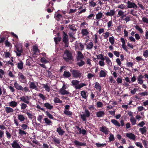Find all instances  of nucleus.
I'll list each match as a JSON object with an SVG mask.
<instances>
[{"label":"nucleus","instance_id":"1","mask_svg":"<svg viewBox=\"0 0 148 148\" xmlns=\"http://www.w3.org/2000/svg\"><path fill=\"white\" fill-rule=\"evenodd\" d=\"M71 84L73 86H75L76 90L80 89L86 86V84L83 83H81L79 84V81L76 80H72Z\"/></svg>","mask_w":148,"mask_h":148},{"label":"nucleus","instance_id":"2","mask_svg":"<svg viewBox=\"0 0 148 148\" xmlns=\"http://www.w3.org/2000/svg\"><path fill=\"white\" fill-rule=\"evenodd\" d=\"M63 58L66 61L73 60V57L71 53L68 50H65L63 55Z\"/></svg>","mask_w":148,"mask_h":148},{"label":"nucleus","instance_id":"3","mask_svg":"<svg viewBox=\"0 0 148 148\" xmlns=\"http://www.w3.org/2000/svg\"><path fill=\"white\" fill-rule=\"evenodd\" d=\"M66 85L64 84H63L62 88L58 91L59 93L63 95H71V94L68 91L66 90Z\"/></svg>","mask_w":148,"mask_h":148},{"label":"nucleus","instance_id":"4","mask_svg":"<svg viewBox=\"0 0 148 148\" xmlns=\"http://www.w3.org/2000/svg\"><path fill=\"white\" fill-rule=\"evenodd\" d=\"M32 98L31 96H23L20 98L21 101L24 102L27 104L31 103H29V100Z\"/></svg>","mask_w":148,"mask_h":148},{"label":"nucleus","instance_id":"5","mask_svg":"<svg viewBox=\"0 0 148 148\" xmlns=\"http://www.w3.org/2000/svg\"><path fill=\"white\" fill-rule=\"evenodd\" d=\"M19 80L21 83L27 84V81L26 77L22 73L19 74L18 75Z\"/></svg>","mask_w":148,"mask_h":148},{"label":"nucleus","instance_id":"6","mask_svg":"<svg viewBox=\"0 0 148 148\" xmlns=\"http://www.w3.org/2000/svg\"><path fill=\"white\" fill-rule=\"evenodd\" d=\"M72 74L73 77L75 78H80L82 76V73L79 71L77 70H73L72 72Z\"/></svg>","mask_w":148,"mask_h":148},{"label":"nucleus","instance_id":"7","mask_svg":"<svg viewBox=\"0 0 148 148\" xmlns=\"http://www.w3.org/2000/svg\"><path fill=\"white\" fill-rule=\"evenodd\" d=\"M127 7L129 8H133L134 9H137L138 7L137 5L134 3L131 2L130 1H128L127 2Z\"/></svg>","mask_w":148,"mask_h":148},{"label":"nucleus","instance_id":"8","mask_svg":"<svg viewBox=\"0 0 148 148\" xmlns=\"http://www.w3.org/2000/svg\"><path fill=\"white\" fill-rule=\"evenodd\" d=\"M63 41L65 45V47H68V46L69 39L67 35L63 32Z\"/></svg>","mask_w":148,"mask_h":148},{"label":"nucleus","instance_id":"9","mask_svg":"<svg viewBox=\"0 0 148 148\" xmlns=\"http://www.w3.org/2000/svg\"><path fill=\"white\" fill-rule=\"evenodd\" d=\"M73 142L74 143L76 147H79L80 146H84L86 145V144L84 143H82L77 140H75Z\"/></svg>","mask_w":148,"mask_h":148},{"label":"nucleus","instance_id":"10","mask_svg":"<svg viewBox=\"0 0 148 148\" xmlns=\"http://www.w3.org/2000/svg\"><path fill=\"white\" fill-rule=\"evenodd\" d=\"M115 11L114 10H110L109 11L106 12L105 14L107 16H112L115 15Z\"/></svg>","mask_w":148,"mask_h":148},{"label":"nucleus","instance_id":"11","mask_svg":"<svg viewBox=\"0 0 148 148\" xmlns=\"http://www.w3.org/2000/svg\"><path fill=\"white\" fill-rule=\"evenodd\" d=\"M81 33L83 36H85L86 38H87V39L88 40L89 37L88 35L89 32L87 29H82V30Z\"/></svg>","mask_w":148,"mask_h":148},{"label":"nucleus","instance_id":"12","mask_svg":"<svg viewBox=\"0 0 148 148\" xmlns=\"http://www.w3.org/2000/svg\"><path fill=\"white\" fill-rule=\"evenodd\" d=\"M100 131L103 132L106 134H108L109 133V130L106 127L103 126L100 128Z\"/></svg>","mask_w":148,"mask_h":148},{"label":"nucleus","instance_id":"13","mask_svg":"<svg viewBox=\"0 0 148 148\" xmlns=\"http://www.w3.org/2000/svg\"><path fill=\"white\" fill-rule=\"evenodd\" d=\"M75 47L76 50H82L84 48V46L81 43H76Z\"/></svg>","mask_w":148,"mask_h":148},{"label":"nucleus","instance_id":"14","mask_svg":"<svg viewBox=\"0 0 148 148\" xmlns=\"http://www.w3.org/2000/svg\"><path fill=\"white\" fill-rule=\"evenodd\" d=\"M103 14L101 12H99L96 15V18L97 20H98L97 23V25L99 24V21L102 18Z\"/></svg>","mask_w":148,"mask_h":148},{"label":"nucleus","instance_id":"15","mask_svg":"<svg viewBox=\"0 0 148 148\" xmlns=\"http://www.w3.org/2000/svg\"><path fill=\"white\" fill-rule=\"evenodd\" d=\"M29 88L32 89H34L37 90H38L37 86L33 82H30L29 84Z\"/></svg>","mask_w":148,"mask_h":148},{"label":"nucleus","instance_id":"16","mask_svg":"<svg viewBox=\"0 0 148 148\" xmlns=\"http://www.w3.org/2000/svg\"><path fill=\"white\" fill-rule=\"evenodd\" d=\"M126 136L131 140H134L136 138V136L132 133H127L126 134Z\"/></svg>","mask_w":148,"mask_h":148},{"label":"nucleus","instance_id":"17","mask_svg":"<svg viewBox=\"0 0 148 148\" xmlns=\"http://www.w3.org/2000/svg\"><path fill=\"white\" fill-rule=\"evenodd\" d=\"M41 62L44 63H47L51 62V60L47 58H45V57H42L40 60Z\"/></svg>","mask_w":148,"mask_h":148},{"label":"nucleus","instance_id":"18","mask_svg":"<svg viewBox=\"0 0 148 148\" xmlns=\"http://www.w3.org/2000/svg\"><path fill=\"white\" fill-rule=\"evenodd\" d=\"M45 124L46 125H52V123L51 121L48 118L46 117L44 119Z\"/></svg>","mask_w":148,"mask_h":148},{"label":"nucleus","instance_id":"19","mask_svg":"<svg viewBox=\"0 0 148 148\" xmlns=\"http://www.w3.org/2000/svg\"><path fill=\"white\" fill-rule=\"evenodd\" d=\"M77 60H82L84 58V56L80 51H77Z\"/></svg>","mask_w":148,"mask_h":148},{"label":"nucleus","instance_id":"20","mask_svg":"<svg viewBox=\"0 0 148 148\" xmlns=\"http://www.w3.org/2000/svg\"><path fill=\"white\" fill-rule=\"evenodd\" d=\"M11 145L13 148H21L16 140L14 141Z\"/></svg>","mask_w":148,"mask_h":148},{"label":"nucleus","instance_id":"21","mask_svg":"<svg viewBox=\"0 0 148 148\" xmlns=\"http://www.w3.org/2000/svg\"><path fill=\"white\" fill-rule=\"evenodd\" d=\"M139 130L142 134H145L147 131V127L146 126H144L139 128Z\"/></svg>","mask_w":148,"mask_h":148},{"label":"nucleus","instance_id":"22","mask_svg":"<svg viewBox=\"0 0 148 148\" xmlns=\"http://www.w3.org/2000/svg\"><path fill=\"white\" fill-rule=\"evenodd\" d=\"M14 86L15 88L18 90H23V88L21 85H18L16 82H14Z\"/></svg>","mask_w":148,"mask_h":148},{"label":"nucleus","instance_id":"23","mask_svg":"<svg viewBox=\"0 0 148 148\" xmlns=\"http://www.w3.org/2000/svg\"><path fill=\"white\" fill-rule=\"evenodd\" d=\"M107 74V72L104 70H101L99 73V76L100 77H105Z\"/></svg>","mask_w":148,"mask_h":148},{"label":"nucleus","instance_id":"24","mask_svg":"<svg viewBox=\"0 0 148 148\" xmlns=\"http://www.w3.org/2000/svg\"><path fill=\"white\" fill-rule=\"evenodd\" d=\"M17 51L20 53L19 54H17L18 56L20 55V54L22 52V46L21 45H16V46Z\"/></svg>","mask_w":148,"mask_h":148},{"label":"nucleus","instance_id":"25","mask_svg":"<svg viewBox=\"0 0 148 148\" xmlns=\"http://www.w3.org/2000/svg\"><path fill=\"white\" fill-rule=\"evenodd\" d=\"M33 49L34 54L37 55L39 53V50L37 46H33Z\"/></svg>","mask_w":148,"mask_h":148},{"label":"nucleus","instance_id":"26","mask_svg":"<svg viewBox=\"0 0 148 148\" xmlns=\"http://www.w3.org/2000/svg\"><path fill=\"white\" fill-rule=\"evenodd\" d=\"M105 60L108 66H112V62L110 58L107 57H105Z\"/></svg>","mask_w":148,"mask_h":148},{"label":"nucleus","instance_id":"27","mask_svg":"<svg viewBox=\"0 0 148 148\" xmlns=\"http://www.w3.org/2000/svg\"><path fill=\"white\" fill-rule=\"evenodd\" d=\"M44 106L47 109L49 110H51L52 109L53 107V106L50 104L49 103H45L44 104Z\"/></svg>","mask_w":148,"mask_h":148},{"label":"nucleus","instance_id":"28","mask_svg":"<svg viewBox=\"0 0 148 148\" xmlns=\"http://www.w3.org/2000/svg\"><path fill=\"white\" fill-rule=\"evenodd\" d=\"M57 132L60 135H62L64 133V131L61 129L60 127H58L57 129Z\"/></svg>","mask_w":148,"mask_h":148},{"label":"nucleus","instance_id":"29","mask_svg":"<svg viewBox=\"0 0 148 148\" xmlns=\"http://www.w3.org/2000/svg\"><path fill=\"white\" fill-rule=\"evenodd\" d=\"M81 94L83 98L86 99L88 97L87 92H86L84 90L82 91H81Z\"/></svg>","mask_w":148,"mask_h":148},{"label":"nucleus","instance_id":"30","mask_svg":"<svg viewBox=\"0 0 148 148\" xmlns=\"http://www.w3.org/2000/svg\"><path fill=\"white\" fill-rule=\"evenodd\" d=\"M43 88H45L46 91L48 92H50L51 89L47 84H42Z\"/></svg>","mask_w":148,"mask_h":148},{"label":"nucleus","instance_id":"31","mask_svg":"<svg viewBox=\"0 0 148 148\" xmlns=\"http://www.w3.org/2000/svg\"><path fill=\"white\" fill-rule=\"evenodd\" d=\"M95 87L97 90L100 91L101 90V86L99 85V83L97 82L95 83Z\"/></svg>","mask_w":148,"mask_h":148},{"label":"nucleus","instance_id":"32","mask_svg":"<svg viewBox=\"0 0 148 148\" xmlns=\"http://www.w3.org/2000/svg\"><path fill=\"white\" fill-rule=\"evenodd\" d=\"M104 114V112L103 111H99L96 113L97 116L98 117H101Z\"/></svg>","mask_w":148,"mask_h":148},{"label":"nucleus","instance_id":"33","mask_svg":"<svg viewBox=\"0 0 148 148\" xmlns=\"http://www.w3.org/2000/svg\"><path fill=\"white\" fill-rule=\"evenodd\" d=\"M77 60V64L80 67L82 66L85 64L83 60Z\"/></svg>","mask_w":148,"mask_h":148},{"label":"nucleus","instance_id":"34","mask_svg":"<svg viewBox=\"0 0 148 148\" xmlns=\"http://www.w3.org/2000/svg\"><path fill=\"white\" fill-rule=\"evenodd\" d=\"M109 41L112 45L114 44L115 42V38L114 36L110 37L109 38Z\"/></svg>","mask_w":148,"mask_h":148},{"label":"nucleus","instance_id":"35","mask_svg":"<svg viewBox=\"0 0 148 148\" xmlns=\"http://www.w3.org/2000/svg\"><path fill=\"white\" fill-rule=\"evenodd\" d=\"M130 121L131 122L133 125L136 124V121L135 119L133 117H131Z\"/></svg>","mask_w":148,"mask_h":148},{"label":"nucleus","instance_id":"36","mask_svg":"<svg viewBox=\"0 0 148 148\" xmlns=\"http://www.w3.org/2000/svg\"><path fill=\"white\" fill-rule=\"evenodd\" d=\"M71 74L68 71H64L63 74V76L65 78H68L71 76Z\"/></svg>","mask_w":148,"mask_h":148},{"label":"nucleus","instance_id":"37","mask_svg":"<svg viewBox=\"0 0 148 148\" xmlns=\"http://www.w3.org/2000/svg\"><path fill=\"white\" fill-rule=\"evenodd\" d=\"M111 122L113 124L116 126L119 127L120 126L119 123L115 119H112L111 120Z\"/></svg>","mask_w":148,"mask_h":148},{"label":"nucleus","instance_id":"38","mask_svg":"<svg viewBox=\"0 0 148 148\" xmlns=\"http://www.w3.org/2000/svg\"><path fill=\"white\" fill-rule=\"evenodd\" d=\"M63 112L64 114L67 116H71L72 114V112L66 110H64Z\"/></svg>","mask_w":148,"mask_h":148},{"label":"nucleus","instance_id":"39","mask_svg":"<svg viewBox=\"0 0 148 148\" xmlns=\"http://www.w3.org/2000/svg\"><path fill=\"white\" fill-rule=\"evenodd\" d=\"M93 46V43L92 42H90L87 44L86 46V49H90L92 48Z\"/></svg>","mask_w":148,"mask_h":148},{"label":"nucleus","instance_id":"40","mask_svg":"<svg viewBox=\"0 0 148 148\" xmlns=\"http://www.w3.org/2000/svg\"><path fill=\"white\" fill-rule=\"evenodd\" d=\"M105 57L104 56L101 54H99L97 56V58L100 59L101 60H104L105 59Z\"/></svg>","mask_w":148,"mask_h":148},{"label":"nucleus","instance_id":"41","mask_svg":"<svg viewBox=\"0 0 148 148\" xmlns=\"http://www.w3.org/2000/svg\"><path fill=\"white\" fill-rule=\"evenodd\" d=\"M53 101L55 103H62V101L58 97H55L53 99Z\"/></svg>","mask_w":148,"mask_h":148},{"label":"nucleus","instance_id":"42","mask_svg":"<svg viewBox=\"0 0 148 148\" xmlns=\"http://www.w3.org/2000/svg\"><path fill=\"white\" fill-rule=\"evenodd\" d=\"M17 66L18 69H22L23 68V63L20 61L19 63H18L17 64Z\"/></svg>","mask_w":148,"mask_h":148},{"label":"nucleus","instance_id":"43","mask_svg":"<svg viewBox=\"0 0 148 148\" xmlns=\"http://www.w3.org/2000/svg\"><path fill=\"white\" fill-rule=\"evenodd\" d=\"M134 27H135L136 29L138 30L140 33L141 34L143 33V29L141 28H140L138 26H135Z\"/></svg>","mask_w":148,"mask_h":148},{"label":"nucleus","instance_id":"44","mask_svg":"<svg viewBox=\"0 0 148 148\" xmlns=\"http://www.w3.org/2000/svg\"><path fill=\"white\" fill-rule=\"evenodd\" d=\"M18 119L21 122L24 121L25 118L24 116L21 114H20L18 116Z\"/></svg>","mask_w":148,"mask_h":148},{"label":"nucleus","instance_id":"45","mask_svg":"<svg viewBox=\"0 0 148 148\" xmlns=\"http://www.w3.org/2000/svg\"><path fill=\"white\" fill-rule=\"evenodd\" d=\"M47 116L50 119H53V117L51 114H50L48 111H46L45 112Z\"/></svg>","mask_w":148,"mask_h":148},{"label":"nucleus","instance_id":"46","mask_svg":"<svg viewBox=\"0 0 148 148\" xmlns=\"http://www.w3.org/2000/svg\"><path fill=\"white\" fill-rule=\"evenodd\" d=\"M124 14V13L122 10H119L118 12L117 17H119L122 16Z\"/></svg>","mask_w":148,"mask_h":148},{"label":"nucleus","instance_id":"47","mask_svg":"<svg viewBox=\"0 0 148 148\" xmlns=\"http://www.w3.org/2000/svg\"><path fill=\"white\" fill-rule=\"evenodd\" d=\"M110 33L109 32H106L104 33V38L106 39L110 36Z\"/></svg>","mask_w":148,"mask_h":148},{"label":"nucleus","instance_id":"48","mask_svg":"<svg viewBox=\"0 0 148 148\" xmlns=\"http://www.w3.org/2000/svg\"><path fill=\"white\" fill-rule=\"evenodd\" d=\"M18 132L19 134L21 135H25L26 134V133L25 131L20 129L18 130Z\"/></svg>","mask_w":148,"mask_h":148},{"label":"nucleus","instance_id":"49","mask_svg":"<svg viewBox=\"0 0 148 148\" xmlns=\"http://www.w3.org/2000/svg\"><path fill=\"white\" fill-rule=\"evenodd\" d=\"M109 139L110 142L113 141L114 139V138L113 135L111 134H110Z\"/></svg>","mask_w":148,"mask_h":148},{"label":"nucleus","instance_id":"50","mask_svg":"<svg viewBox=\"0 0 148 148\" xmlns=\"http://www.w3.org/2000/svg\"><path fill=\"white\" fill-rule=\"evenodd\" d=\"M95 145L98 147H103L106 146V143L100 144L98 143H95Z\"/></svg>","mask_w":148,"mask_h":148},{"label":"nucleus","instance_id":"51","mask_svg":"<svg viewBox=\"0 0 148 148\" xmlns=\"http://www.w3.org/2000/svg\"><path fill=\"white\" fill-rule=\"evenodd\" d=\"M97 107L99 108H102L103 107V103L101 101H98L97 103Z\"/></svg>","mask_w":148,"mask_h":148},{"label":"nucleus","instance_id":"52","mask_svg":"<svg viewBox=\"0 0 148 148\" xmlns=\"http://www.w3.org/2000/svg\"><path fill=\"white\" fill-rule=\"evenodd\" d=\"M118 8H119L121 9L122 10H124L126 8V6L123 4H121L119 5Z\"/></svg>","mask_w":148,"mask_h":148},{"label":"nucleus","instance_id":"53","mask_svg":"<svg viewBox=\"0 0 148 148\" xmlns=\"http://www.w3.org/2000/svg\"><path fill=\"white\" fill-rule=\"evenodd\" d=\"M17 105V102L14 101H12L10 102V106L12 107H14L16 106Z\"/></svg>","mask_w":148,"mask_h":148},{"label":"nucleus","instance_id":"54","mask_svg":"<svg viewBox=\"0 0 148 148\" xmlns=\"http://www.w3.org/2000/svg\"><path fill=\"white\" fill-rule=\"evenodd\" d=\"M139 95L142 96L148 95V92L145 91L139 93Z\"/></svg>","mask_w":148,"mask_h":148},{"label":"nucleus","instance_id":"55","mask_svg":"<svg viewBox=\"0 0 148 148\" xmlns=\"http://www.w3.org/2000/svg\"><path fill=\"white\" fill-rule=\"evenodd\" d=\"M96 5V3L93 1H90L89 2V5L90 6L94 7Z\"/></svg>","mask_w":148,"mask_h":148},{"label":"nucleus","instance_id":"56","mask_svg":"<svg viewBox=\"0 0 148 148\" xmlns=\"http://www.w3.org/2000/svg\"><path fill=\"white\" fill-rule=\"evenodd\" d=\"M81 118L84 121H85L86 120V118L87 117L86 115L84 114H81Z\"/></svg>","mask_w":148,"mask_h":148},{"label":"nucleus","instance_id":"57","mask_svg":"<svg viewBox=\"0 0 148 148\" xmlns=\"http://www.w3.org/2000/svg\"><path fill=\"white\" fill-rule=\"evenodd\" d=\"M135 144L137 147H139L140 148H143V146L142 143L140 142H138L135 143Z\"/></svg>","mask_w":148,"mask_h":148},{"label":"nucleus","instance_id":"58","mask_svg":"<svg viewBox=\"0 0 148 148\" xmlns=\"http://www.w3.org/2000/svg\"><path fill=\"white\" fill-rule=\"evenodd\" d=\"M113 26V23L112 20L109 21L107 23V26L108 28H110Z\"/></svg>","mask_w":148,"mask_h":148},{"label":"nucleus","instance_id":"59","mask_svg":"<svg viewBox=\"0 0 148 148\" xmlns=\"http://www.w3.org/2000/svg\"><path fill=\"white\" fill-rule=\"evenodd\" d=\"M38 96L43 100H44L46 99V97L42 94L39 93L38 95Z\"/></svg>","mask_w":148,"mask_h":148},{"label":"nucleus","instance_id":"60","mask_svg":"<svg viewBox=\"0 0 148 148\" xmlns=\"http://www.w3.org/2000/svg\"><path fill=\"white\" fill-rule=\"evenodd\" d=\"M84 114L86 115L87 117H89L90 116V112L87 109H86L85 111Z\"/></svg>","mask_w":148,"mask_h":148},{"label":"nucleus","instance_id":"61","mask_svg":"<svg viewBox=\"0 0 148 148\" xmlns=\"http://www.w3.org/2000/svg\"><path fill=\"white\" fill-rule=\"evenodd\" d=\"M53 139L55 143L58 144H59L60 143V140L58 138L54 137L53 138Z\"/></svg>","mask_w":148,"mask_h":148},{"label":"nucleus","instance_id":"62","mask_svg":"<svg viewBox=\"0 0 148 148\" xmlns=\"http://www.w3.org/2000/svg\"><path fill=\"white\" fill-rule=\"evenodd\" d=\"M142 20L144 23L148 24V19L147 18L144 16L142 18Z\"/></svg>","mask_w":148,"mask_h":148},{"label":"nucleus","instance_id":"63","mask_svg":"<svg viewBox=\"0 0 148 148\" xmlns=\"http://www.w3.org/2000/svg\"><path fill=\"white\" fill-rule=\"evenodd\" d=\"M95 75L94 74H91V73H88L87 75L88 78L89 79H90L92 78V77H94Z\"/></svg>","mask_w":148,"mask_h":148},{"label":"nucleus","instance_id":"64","mask_svg":"<svg viewBox=\"0 0 148 148\" xmlns=\"http://www.w3.org/2000/svg\"><path fill=\"white\" fill-rule=\"evenodd\" d=\"M69 27L70 29L73 31L76 30V28L74 26L72 25H70L69 26Z\"/></svg>","mask_w":148,"mask_h":148}]
</instances>
